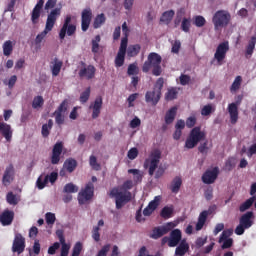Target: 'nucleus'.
Here are the masks:
<instances>
[{
    "label": "nucleus",
    "instance_id": "obj_35",
    "mask_svg": "<svg viewBox=\"0 0 256 256\" xmlns=\"http://www.w3.org/2000/svg\"><path fill=\"white\" fill-rule=\"evenodd\" d=\"M101 36L96 35L93 40H91V52L96 54L100 50Z\"/></svg>",
    "mask_w": 256,
    "mask_h": 256
},
{
    "label": "nucleus",
    "instance_id": "obj_32",
    "mask_svg": "<svg viewBox=\"0 0 256 256\" xmlns=\"http://www.w3.org/2000/svg\"><path fill=\"white\" fill-rule=\"evenodd\" d=\"M2 49L4 56H10L14 50L13 42L11 40L5 41L2 45Z\"/></svg>",
    "mask_w": 256,
    "mask_h": 256
},
{
    "label": "nucleus",
    "instance_id": "obj_61",
    "mask_svg": "<svg viewBox=\"0 0 256 256\" xmlns=\"http://www.w3.org/2000/svg\"><path fill=\"white\" fill-rule=\"evenodd\" d=\"M197 123V118L195 116H190L186 119L185 125L187 128H193Z\"/></svg>",
    "mask_w": 256,
    "mask_h": 256
},
{
    "label": "nucleus",
    "instance_id": "obj_11",
    "mask_svg": "<svg viewBox=\"0 0 256 256\" xmlns=\"http://www.w3.org/2000/svg\"><path fill=\"white\" fill-rule=\"evenodd\" d=\"M175 228V224L172 222L167 223L166 225H162V226H158V227H154L152 229L151 234L149 235V237L151 239L157 240L161 237H163L164 235L168 234L171 230H173Z\"/></svg>",
    "mask_w": 256,
    "mask_h": 256
},
{
    "label": "nucleus",
    "instance_id": "obj_37",
    "mask_svg": "<svg viewBox=\"0 0 256 256\" xmlns=\"http://www.w3.org/2000/svg\"><path fill=\"white\" fill-rule=\"evenodd\" d=\"M256 199V196H253L249 199H247L245 202H243L240 206H239V211L240 212H245L246 210H248L249 208L252 207V205L254 204Z\"/></svg>",
    "mask_w": 256,
    "mask_h": 256
},
{
    "label": "nucleus",
    "instance_id": "obj_41",
    "mask_svg": "<svg viewBox=\"0 0 256 256\" xmlns=\"http://www.w3.org/2000/svg\"><path fill=\"white\" fill-rule=\"evenodd\" d=\"M78 191L79 188L73 183H67L63 188V192L67 194L77 193Z\"/></svg>",
    "mask_w": 256,
    "mask_h": 256
},
{
    "label": "nucleus",
    "instance_id": "obj_31",
    "mask_svg": "<svg viewBox=\"0 0 256 256\" xmlns=\"http://www.w3.org/2000/svg\"><path fill=\"white\" fill-rule=\"evenodd\" d=\"M54 122L53 120L49 119L47 124H43L42 125V129H41V135L44 138H47L50 135V131L53 128Z\"/></svg>",
    "mask_w": 256,
    "mask_h": 256
},
{
    "label": "nucleus",
    "instance_id": "obj_43",
    "mask_svg": "<svg viewBox=\"0 0 256 256\" xmlns=\"http://www.w3.org/2000/svg\"><path fill=\"white\" fill-rule=\"evenodd\" d=\"M49 182V175H46L44 177V179L42 180V176L38 177L37 181H36V186L38 189H44L46 187V185Z\"/></svg>",
    "mask_w": 256,
    "mask_h": 256
},
{
    "label": "nucleus",
    "instance_id": "obj_15",
    "mask_svg": "<svg viewBox=\"0 0 256 256\" xmlns=\"http://www.w3.org/2000/svg\"><path fill=\"white\" fill-rule=\"evenodd\" d=\"M25 248H26V239L20 233L15 234L13 244H12V252H15L18 255H20L25 251Z\"/></svg>",
    "mask_w": 256,
    "mask_h": 256
},
{
    "label": "nucleus",
    "instance_id": "obj_57",
    "mask_svg": "<svg viewBox=\"0 0 256 256\" xmlns=\"http://www.w3.org/2000/svg\"><path fill=\"white\" fill-rule=\"evenodd\" d=\"M171 52L174 54H178L181 49V41L180 40H175L174 42H171Z\"/></svg>",
    "mask_w": 256,
    "mask_h": 256
},
{
    "label": "nucleus",
    "instance_id": "obj_18",
    "mask_svg": "<svg viewBox=\"0 0 256 256\" xmlns=\"http://www.w3.org/2000/svg\"><path fill=\"white\" fill-rule=\"evenodd\" d=\"M241 104V100L236 101L235 103L228 104L227 111L230 117V123L236 124L239 119L238 106Z\"/></svg>",
    "mask_w": 256,
    "mask_h": 256
},
{
    "label": "nucleus",
    "instance_id": "obj_24",
    "mask_svg": "<svg viewBox=\"0 0 256 256\" xmlns=\"http://www.w3.org/2000/svg\"><path fill=\"white\" fill-rule=\"evenodd\" d=\"M13 176H14V166L10 164L8 167H6L2 182L3 185L9 186L11 182L13 181Z\"/></svg>",
    "mask_w": 256,
    "mask_h": 256
},
{
    "label": "nucleus",
    "instance_id": "obj_29",
    "mask_svg": "<svg viewBox=\"0 0 256 256\" xmlns=\"http://www.w3.org/2000/svg\"><path fill=\"white\" fill-rule=\"evenodd\" d=\"M174 16H175V11L173 10L165 11L164 13H162L160 17V22L168 25L172 21Z\"/></svg>",
    "mask_w": 256,
    "mask_h": 256
},
{
    "label": "nucleus",
    "instance_id": "obj_20",
    "mask_svg": "<svg viewBox=\"0 0 256 256\" xmlns=\"http://www.w3.org/2000/svg\"><path fill=\"white\" fill-rule=\"evenodd\" d=\"M162 93L153 89L152 91H147L145 93V102L151 103L152 105H157L161 99Z\"/></svg>",
    "mask_w": 256,
    "mask_h": 256
},
{
    "label": "nucleus",
    "instance_id": "obj_51",
    "mask_svg": "<svg viewBox=\"0 0 256 256\" xmlns=\"http://www.w3.org/2000/svg\"><path fill=\"white\" fill-rule=\"evenodd\" d=\"M172 214H173V209L170 207H163L160 212V216L164 219L170 218Z\"/></svg>",
    "mask_w": 256,
    "mask_h": 256
},
{
    "label": "nucleus",
    "instance_id": "obj_39",
    "mask_svg": "<svg viewBox=\"0 0 256 256\" xmlns=\"http://www.w3.org/2000/svg\"><path fill=\"white\" fill-rule=\"evenodd\" d=\"M91 96V87H87L84 92L80 94L79 101L81 104H85L88 102Z\"/></svg>",
    "mask_w": 256,
    "mask_h": 256
},
{
    "label": "nucleus",
    "instance_id": "obj_64",
    "mask_svg": "<svg viewBox=\"0 0 256 256\" xmlns=\"http://www.w3.org/2000/svg\"><path fill=\"white\" fill-rule=\"evenodd\" d=\"M179 81H180V84H181L182 86H186L187 84L190 83L191 77H190L189 75L182 74V75H180V77H179Z\"/></svg>",
    "mask_w": 256,
    "mask_h": 256
},
{
    "label": "nucleus",
    "instance_id": "obj_16",
    "mask_svg": "<svg viewBox=\"0 0 256 256\" xmlns=\"http://www.w3.org/2000/svg\"><path fill=\"white\" fill-rule=\"evenodd\" d=\"M63 142H57L56 144H54L53 148H52V154L50 157V162L52 165H56L60 163L61 160V155L63 153Z\"/></svg>",
    "mask_w": 256,
    "mask_h": 256
},
{
    "label": "nucleus",
    "instance_id": "obj_14",
    "mask_svg": "<svg viewBox=\"0 0 256 256\" xmlns=\"http://www.w3.org/2000/svg\"><path fill=\"white\" fill-rule=\"evenodd\" d=\"M229 43L228 42H223L220 43L216 51L214 53V59L217 61L219 65H222L224 59L226 58L227 52L229 51Z\"/></svg>",
    "mask_w": 256,
    "mask_h": 256
},
{
    "label": "nucleus",
    "instance_id": "obj_25",
    "mask_svg": "<svg viewBox=\"0 0 256 256\" xmlns=\"http://www.w3.org/2000/svg\"><path fill=\"white\" fill-rule=\"evenodd\" d=\"M14 215L15 214L13 211H9V210L4 211L0 216L1 224L4 226H8V225L12 224V222L14 220Z\"/></svg>",
    "mask_w": 256,
    "mask_h": 256
},
{
    "label": "nucleus",
    "instance_id": "obj_10",
    "mask_svg": "<svg viewBox=\"0 0 256 256\" xmlns=\"http://www.w3.org/2000/svg\"><path fill=\"white\" fill-rule=\"evenodd\" d=\"M81 68L78 71V76L81 79L92 80L96 75V67L93 65H87L84 61L79 63Z\"/></svg>",
    "mask_w": 256,
    "mask_h": 256
},
{
    "label": "nucleus",
    "instance_id": "obj_6",
    "mask_svg": "<svg viewBox=\"0 0 256 256\" xmlns=\"http://www.w3.org/2000/svg\"><path fill=\"white\" fill-rule=\"evenodd\" d=\"M160 159H161V151L158 149H155L150 153L149 159L145 160L144 167L147 168L149 166V169H148L149 176L154 175L160 163Z\"/></svg>",
    "mask_w": 256,
    "mask_h": 256
},
{
    "label": "nucleus",
    "instance_id": "obj_22",
    "mask_svg": "<svg viewBox=\"0 0 256 256\" xmlns=\"http://www.w3.org/2000/svg\"><path fill=\"white\" fill-rule=\"evenodd\" d=\"M0 134L5 138L7 142H10L13 137V130L11 125L1 122L0 123Z\"/></svg>",
    "mask_w": 256,
    "mask_h": 256
},
{
    "label": "nucleus",
    "instance_id": "obj_40",
    "mask_svg": "<svg viewBox=\"0 0 256 256\" xmlns=\"http://www.w3.org/2000/svg\"><path fill=\"white\" fill-rule=\"evenodd\" d=\"M242 83V77L241 76H236L233 83L230 86V92H236L237 90L240 89Z\"/></svg>",
    "mask_w": 256,
    "mask_h": 256
},
{
    "label": "nucleus",
    "instance_id": "obj_21",
    "mask_svg": "<svg viewBox=\"0 0 256 256\" xmlns=\"http://www.w3.org/2000/svg\"><path fill=\"white\" fill-rule=\"evenodd\" d=\"M190 250V245L186 239H182L181 242L176 246L174 256H185Z\"/></svg>",
    "mask_w": 256,
    "mask_h": 256
},
{
    "label": "nucleus",
    "instance_id": "obj_42",
    "mask_svg": "<svg viewBox=\"0 0 256 256\" xmlns=\"http://www.w3.org/2000/svg\"><path fill=\"white\" fill-rule=\"evenodd\" d=\"M256 45V37H251V40L248 42V45L246 47V55H252L255 49Z\"/></svg>",
    "mask_w": 256,
    "mask_h": 256
},
{
    "label": "nucleus",
    "instance_id": "obj_13",
    "mask_svg": "<svg viewBox=\"0 0 256 256\" xmlns=\"http://www.w3.org/2000/svg\"><path fill=\"white\" fill-rule=\"evenodd\" d=\"M216 209H217L216 205L209 206L208 210H204L199 214L197 223L195 225L196 231H200L203 229L204 225L206 224L208 216L212 215Z\"/></svg>",
    "mask_w": 256,
    "mask_h": 256
},
{
    "label": "nucleus",
    "instance_id": "obj_8",
    "mask_svg": "<svg viewBox=\"0 0 256 256\" xmlns=\"http://www.w3.org/2000/svg\"><path fill=\"white\" fill-rule=\"evenodd\" d=\"M72 22V16L66 15L63 25L59 31V38L61 40L65 39L66 35L72 36L77 31V26L75 24H71Z\"/></svg>",
    "mask_w": 256,
    "mask_h": 256
},
{
    "label": "nucleus",
    "instance_id": "obj_48",
    "mask_svg": "<svg viewBox=\"0 0 256 256\" xmlns=\"http://www.w3.org/2000/svg\"><path fill=\"white\" fill-rule=\"evenodd\" d=\"M191 27V19L190 18H183L181 21V30L188 33Z\"/></svg>",
    "mask_w": 256,
    "mask_h": 256
},
{
    "label": "nucleus",
    "instance_id": "obj_1",
    "mask_svg": "<svg viewBox=\"0 0 256 256\" xmlns=\"http://www.w3.org/2000/svg\"><path fill=\"white\" fill-rule=\"evenodd\" d=\"M162 57L155 52L148 54L147 60L143 63L142 72L148 73L152 68V75L160 76L162 74Z\"/></svg>",
    "mask_w": 256,
    "mask_h": 256
},
{
    "label": "nucleus",
    "instance_id": "obj_23",
    "mask_svg": "<svg viewBox=\"0 0 256 256\" xmlns=\"http://www.w3.org/2000/svg\"><path fill=\"white\" fill-rule=\"evenodd\" d=\"M253 217H254V213L252 211H248L240 217L239 223L248 229L252 227L254 223L252 220Z\"/></svg>",
    "mask_w": 256,
    "mask_h": 256
},
{
    "label": "nucleus",
    "instance_id": "obj_28",
    "mask_svg": "<svg viewBox=\"0 0 256 256\" xmlns=\"http://www.w3.org/2000/svg\"><path fill=\"white\" fill-rule=\"evenodd\" d=\"M78 166V163L75 159L69 158L65 160L63 167L69 173H73Z\"/></svg>",
    "mask_w": 256,
    "mask_h": 256
},
{
    "label": "nucleus",
    "instance_id": "obj_3",
    "mask_svg": "<svg viewBox=\"0 0 256 256\" xmlns=\"http://www.w3.org/2000/svg\"><path fill=\"white\" fill-rule=\"evenodd\" d=\"M205 138L206 133L201 130L200 126H196L189 132V135L185 140L184 147L187 149H193L199 144L200 141L204 140Z\"/></svg>",
    "mask_w": 256,
    "mask_h": 256
},
{
    "label": "nucleus",
    "instance_id": "obj_5",
    "mask_svg": "<svg viewBox=\"0 0 256 256\" xmlns=\"http://www.w3.org/2000/svg\"><path fill=\"white\" fill-rule=\"evenodd\" d=\"M110 196L115 198L116 209H121L125 204L132 200V194L128 191H119L118 188H113L110 191Z\"/></svg>",
    "mask_w": 256,
    "mask_h": 256
},
{
    "label": "nucleus",
    "instance_id": "obj_2",
    "mask_svg": "<svg viewBox=\"0 0 256 256\" xmlns=\"http://www.w3.org/2000/svg\"><path fill=\"white\" fill-rule=\"evenodd\" d=\"M61 16V9L55 8L50 11V13L47 15L46 24L44 30L38 34L35 38V44H41L44 38L47 36V34L53 30L57 19Z\"/></svg>",
    "mask_w": 256,
    "mask_h": 256
},
{
    "label": "nucleus",
    "instance_id": "obj_54",
    "mask_svg": "<svg viewBox=\"0 0 256 256\" xmlns=\"http://www.w3.org/2000/svg\"><path fill=\"white\" fill-rule=\"evenodd\" d=\"M163 87H164V78L160 77L156 80L153 89L156 90L158 93H162Z\"/></svg>",
    "mask_w": 256,
    "mask_h": 256
},
{
    "label": "nucleus",
    "instance_id": "obj_30",
    "mask_svg": "<svg viewBox=\"0 0 256 256\" xmlns=\"http://www.w3.org/2000/svg\"><path fill=\"white\" fill-rule=\"evenodd\" d=\"M141 51V45L136 44V45H130L128 46L126 50V54L128 57H136Z\"/></svg>",
    "mask_w": 256,
    "mask_h": 256
},
{
    "label": "nucleus",
    "instance_id": "obj_55",
    "mask_svg": "<svg viewBox=\"0 0 256 256\" xmlns=\"http://www.w3.org/2000/svg\"><path fill=\"white\" fill-rule=\"evenodd\" d=\"M83 249V245L81 242H77L73 249H72V255L71 256H80Z\"/></svg>",
    "mask_w": 256,
    "mask_h": 256
},
{
    "label": "nucleus",
    "instance_id": "obj_53",
    "mask_svg": "<svg viewBox=\"0 0 256 256\" xmlns=\"http://www.w3.org/2000/svg\"><path fill=\"white\" fill-rule=\"evenodd\" d=\"M129 174H133V180L135 182H141L142 181V175L140 174V171L138 169H129Z\"/></svg>",
    "mask_w": 256,
    "mask_h": 256
},
{
    "label": "nucleus",
    "instance_id": "obj_47",
    "mask_svg": "<svg viewBox=\"0 0 256 256\" xmlns=\"http://www.w3.org/2000/svg\"><path fill=\"white\" fill-rule=\"evenodd\" d=\"M41 11L40 9L37 8H33L32 12H31V21L33 24H37L39 21V18L41 16Z\"/></svg>",
    "mask_w": 256,
    "mask_h": 256
},
{
    "label": "nucleus",
    "instance_id": "obj_27",
    "mask_svg": "<svg viewBox=\"0 0 256 256\" xmlns=\"http://www.w3.org/2000/svg\"><path fill=\"white\" fill-rule=\"evenodd\" d=\"M177 115V107L170 108L164 117L165 124L169 125L174 122Z\"/></svg>",
    "mask_w": 256,
    "mask_h": 256
},
{
    "label": "nucleus",
    "instance_id": "obj_59",
    "mask_svg": "<svg viewBox=\"0 0 256 256\" xmlns=\"http://www.w3.org/2000/svg\"><path fill=\"white\" fill-rule=\"evenodd\" d=\"M127 47H128V38L124 37V38L121 39V43H120V47H119L118 52L126 54Z\"/></svg>",
    "mask_w": 256,
    "mask_h": 256
},
{
    "label": "nucleus",
    "instance_id": "obj_12",
    "mask_svg": "<svg viewBox=\"0 0 256 256\" xmlns=\"http://www.w3.org/2000/svg\"><path fill=\"white\" fill-rule=\"evenodd\" d=\"M220 174L219 167H213L212 169H207L201 176V180L204 184L210 185L215 183Z\"/></svg>",
    "mask_w": 256,
    "mask_h": 256
},
{
    "label": "nucleus",
    "instance_id": "obj_49",
    "mask_svg": "<svg viewBox=\"0 0 256 256\" xmlns=\"http://www.w3.org/2000/svg\"><path fill=\"white\" fill-rule=\"evenodd\" d=\"M44 105V99L42 96H37L32 101V108L37 109Z\"/></svg>",
    "mask_w": 256,
    "mask_h": 256
},
{
    "label": "nucleus",
    "instance_id": "obj_26",
    "mask_svg": "<svg viewBox=\"0 0 256 256\" xmlns=\"http://www.w3.org/2000/svg\"><path fill=\"white\" fill-rule=\"evenodd\" d=\"M183 184L182 178L180 176H176L170 183L169 189L172 193H179L181 186Z\"/></svg>",
    "mask_w": 256,
    "mask_h": 256
},
{
    "label": "nucleus",
    "instance_id": "obj_62",
    "mask_svg": "<svg viewBox=\"0 0 256 256\" xmlns=\"http://www.w3.org/2000/svg\"><path fill=\"white\" fill-rule=\"evenodd\" d=\"M213 111V107L211 104L205 105L203 106V108L201 109V115L202 116H208L212 113Z\"/></svg>",
    "mask_w": 256,
    "mask_h": 256
},
{
    "label": "nucleus",
    "instance_id": "obj_4",
    "mask_svg": "<svg viewBox=\"0 0 256 256\" xmlns=\"http://www.w3.org/2000/svg\"><path fill=\"white\" fill-rule=\"evenodd\" d=\"M231 14L227 10H219L212 16V23L214 30L218 31L222 28L227 27L231 22Z\"/></svg>",
    "mask_w": 256,
    "mask_h": 256
},
{
    "label": "nucleus",
    "instance_id": "obj_9",
    "mask_svg": "<svg viewBox=\"0 0 256 256\" xmlns=\"http://www.w3.org/2000/svg\"><path fill=\"white\" fill-rule=\"evenodd\" d=\"M94 190H95V187L93 182L87 183L85 188L78 193V196H77L78 203L80 205H84L88 201L92 200V198L94 197Z\"/></svg>",
    "mask_w": 256,
    "mask_h": 256
},
{
    "label": "nucleus",
    "instance_id": "obj_52",
    "mask_svg": "<svg viewBox=\"0 0 256 256\" xmlns=\"http://www.w3.org/2000/svg\"><path fill=\"white\" fill-rule=\"evenodd\" d=\"M68 100L65 99L61 102V104L58 106V108L55 110L56 113H65L68 110Z\"/></svg>",
    "mask_w": 256,
    "mask_h": 256
},
{
    "label": "nucleus",
    "instance_id": "obj_45",
    "mask_svg": "<svg viewBox=\"0 0 256 256\" xmlns=\"http://www.w3.org/2000/svg\"><path fill=\"white\" fill-rule=\"evenodd\" d=\"M137 74H139V67H138L137 63H132V64L128 65L127 75L132 76V75H137Z\"/></svg>",
    "mask_w": 256,
    "mask_h": 256
},
{
    "label": "nucleus",
    "instance_id": "obj_17",
    "mask_svg": "<svg viewBox=\"0 0 256 256\" xmlns=\"http://www.w3.org/2000/svg\"><path fill=\"white\" fill-rule=\"evenodd\" d=\"M92 17H93V13H92V10L90 8L84 9L81 12V30L83 32L88 31V29L90 27V24H91V21H92Z\"/></svg>",
    "mask_w": 256,
    "mask_h": 256
},
{
    "label": "nucleus",
    "instance_id": "obj_44",
    "mask_svg": "<svg viewBox=\"0 0 256 256\" xmlns=\"http://www.w3.org/2000/svg\"><path fill=\"white\" fill-rule=\"evenodd\" d=\"M6 201L10 205H17L19 203V200L17 198V195H15L13 192H9L6 195Z\"/></svg>",
    "mask_w": 256,
    "mask_h": 256
},
{
    "label": "nucleus",
    "instance_id": "obj_33",
    "mask_svg": "<svg viewBox=\"0 0 256 256\" xmlns=\"http://www.w3.org/2000/svg\"><path fill=\"white\" fill-rule=\"evenodd\" d=\"M106 22V17L104 13L98 14L93 21V28L98 29Z\"/></svg>",
    "mask_w": 256,
    "mask_h": 256
},
{
    "label": "nucleus",
    "instance_id": "obj_36",
    "mask_svg": "<svg viewBox=\"0 0 256 256\" xmlns=\"http://www.w3.org/2000/svg\"><path fill=\"white\" fill-rule=\"evenodd\" d=\"M178 94H179L178 88H170L165 93V100L167 101L175 100L177 99Z\"/></svg>",
    "mask_w": 256,
    "mask_h": 256
},
{
    "label": "nucleus",
    "instance_id": "obj_34",
    "mask_svg": "<svg viewBox=\"0 0 256 256\" xmlns=\"http://www.w3.org/2000/svg\"><path fill=\"white\" fill-rule=\"evenodd\" d=\"M63 62L59 61L58 58L54 59V64L51 68L52 76H58L61 72Z\"/></svg>",
    "mask_w": 256,
    "mask_h": 256
},
{
    "label": "nucleus",
    "instance_id": "obj_19",
    "mask_svg": "<svg viewBox=\"0 0 256 256\" xmlns=\"http://www.w3.org/2000/svg\"><path fill=\"white\" fill-rule=\"evenodd\" d=\"M102 107H103V98L98 96L95 98L94 102H92L89 105V109L92 110V114H91L92 119H97L100 116Z\"/></svg>",
    "mask_w": 256,
    "mask_h": 256
},
{
    "label": "nucleus",
    "instance_id": "obj_38",
    "mask_svg": "<svg viewBox=\"0 0 256 256\" xmlns=\"http://www.w3.org/2000/svg\"><path fill=\"white\" fill-rule=\"evenodd\" d=\"M125 56H126V53H123V52H118L117 53V55L115 57V60H114V64H115L116 68H120L124 65Z\"/></svg>",
    "mask_w": 256,
    "mask_h": 256
},
{
    "label": "nucleus",
    "instance_id": "obj_50",
    "mask_svg": "<svg viewBox=\"0 0 256 256\" xmlns=\"http://www.w3.org/2000/svg\"><path fill=\"white\" fill-rule=\"evenodd\" d=\"M193 24L196 26V27H203L205 26L206 24V19L203 17V16H195L193 18Z\"/></svg>",
    "mask_w": 256,
    "mask_h": 256
},
{
    "label": "nucleus",
    "instance_id": "obj_60",
    "mask_svg": "<svg viewBox=\"0 0 256 256\" xmlns=\"http://www.w3.org/2000/svg\"><path fill=\"white\" fill-rule=\"evenodd\" d=\"M139 155V151L137 148H131L128 152H127V157L130 160H135Z\"/></svg>",
    "mask_w": 256,
    "mask_h": 256
},
{
    "label": "nucleus",
    "instance_id": "obj_58",
    "mask_svg": "<svg viewBox=\"0 0 256 256\" xmlns=\"http://www.w3.org/2000/svg\"><path fill=\"white\" fill-rule=\"evenodd\" d=\"M45 221L48 225H53L56 222V216L54 213L48 212L45 214Z\"/></svg>",
    "mask_w": 256,
    "mask_h": 256
},
{
    "label": "nucleus",
    "instance_id": "obj_63",
    "mask_svg": "<svg viewBox=\"0 0 256 256\" xmlns=\"http://www.w3.org/2000/svg\"><path fill=\"white\" fill-rule=\"evenodd\" d=\"M54 116H55V123L58 125H62L65 122V117L64 115H62L59 112H54Z\"/></svg>",
    "mask_w": 256,
    "mask_h": 256
},
{
    "label": "nucleus",
    "instance_id": "obj_56",
    "mask_svg": "<svg viewBox=\"0 0 256 256\" xmlns=\"http://www.w3.org/2000/svg\"><path fill=\"white\" fill-rule=\"evenodd\" d=\"M161 197L156 196L153 201H150L148 206L151 210L155 211L160 204Z\"/></svg>",
    "mask_w": 256,
    "mask_h": 256
},
{
    "label": "nucleus",
    "instance_id": "obj_46",
    "mask_svg": "<svg viewBox=\"0 0 256 256\" xmlns=\"http://www.w3.org/2000/svg\"><path fill=\"white\" fill-rule=\"evenodd\" d=\"M89 165H90L91 168L94 169L95 171L101 170V165L98 164V162H97V157H96V156L91 155V156L89 157Z\"/></svg>",
    "mask_w": 256,
    "mask_h": 256
},
{
    "label": "nucleus",
    "instance_id": "obj_7",
    "mask_svg": "<svg viewBox=\"0 0 256 256\" xmlns=\"http://www.w3.org/2000/svg\"><path fill=\"white\" fill-rule=\"evenodd\" d=\"M183 241L182 232L180 229H174L170 232L169 237H163L161 239V245L167 244L168 247H176Z\"/></svg>",
    "mask_w": 256,
    "mask_h": 256
}]
</instances>
